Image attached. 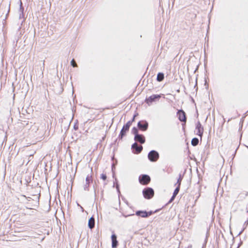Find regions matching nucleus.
Masks as SVG:
<instances>
[{"instance_id":"obj_1","label":"nucleus","mask_w":248,"mask_h":248,"mask_svg":"<svg viewBox=\"0 0 248 248\" xmlns=\"http://www.w3.org/2000/svg\"><path fill=\"white\" fill-rule=\"evenodd\" d=\"M142 193L145 198L150 199L154 196V191L152 188L147 187L143 189Z\"/></svg>"},{"instance_id":"obj_2","label":"nucleus","mask_w":248,"mask_h":248,"mask_svg":"<svg viewBox=\"0 0 248 248\" xmlns=\"http://www.w3.org/2000/svg\"><path fill=\"white\" fill-rule=\"evenodd\" d=\"M148 157L151 161L155 162L159 158V154L156 151L152 150L148 154Z\"/></svg>"},{"instance_id":"obj_3","label":"nucleus","mask_w":248,"mask_h":248,"mask_svg":"<svg viewBox=\"0 0 248 248\" xmlns=\"http://www.w3.org/2000/svg\"><path fill=\"white\" fill-rule=\"evenodd\" d=\"M132 123V121H128L126 124L123 126L119 135V138L122 139L123 137L125 135L126 132L128 131Z\"/></svg>"},{"instance_id":"obj_4","label":"nucleus","mask_w":248,"mask_h":248,"mask_svg":"<svg viewBox=\"0 0 248 248\" xmlns=\"http://www.w3.org/2000/svg\"><path fill=\"white\" fill-rule=\"evenodd\" d=\"M151 179L149 175L143 174L139 177L140 183L143 185H147L150 182Z\"/></svg>"},{"instance_id":"obj_5","label":"nucleus","mask_w":248,"mask_h":248,"mask_svg":"<svg viewBox=\"0 0 248 248\" xmlns=\"http://www.w3.org/2000/svg\"><path fill=\"white\" fill-rule=\"evenodd\" d=\"M161 95L158 94H153L145 99V102L149 105H151L152 103L155 101L156 99L158 100L160 98Z\"/></svg>"},{"instance_id":"obj_6","label":"nucleus","mask_w":248,"mask_h":248,"mask_svg":"<svg viewBox=\"0 0 248 248\" xmlns=\"http://www.w3.org/2000/svg\"><path fill=\"white\" fill-rule=\"evenodd\" d=\"M93 181L92 176L90 174H88L86 178V184L84 185V189L88 191L89 188V185Z\"/></svg>"},{"instance_id":"obj_7","label":"nucleus","mask_w":248,"mask_h":248,"mask_svg":"<svg viewBox=\"0 0 248 248\" xmlns=\"http://www.w3.org/2000/svg\"><path fill=\"white\" fill-rule=\"evenodd\" d=\"M153 214L152 211L146 212L144 211H137L136 212V215L138 216H140L142 217H147L151 216Z\"/></svg>"},{"instance_id":"obj_8","label":"nucleus","mask_w":248,"mask_h":248,"mask_svg":"<svg viewBox=\"0 0 248 248\" xmlns=\"http://www.w3.org/2000/svg\"><path fill=\"white\" fill-rule=\"evenodd\" d=\"M138 126L140 129L146 131L148 127V123L146 121H140L138 124Z\"/></svg>"},{"instance_id":"obj_9","label":"nucleus","mask_w":248,"mask_h":248,"mask_svg":"<svg viewBox=\"0 0 248 248\" xmlns=\"http://www.w3.org/2000/svg\"><path fill=\"white\" fill-rule=\"evenodd\" d=\"M177 115L179 120L181 122H186V113L183 110H180L177 112Z\"/></svg>"},{"instance_id":"obj_10","label":"nucleus","mask_w":248,"mask_h":248,"mask_svg":"<svg viewBox=\"0 0 248 248\" xmlns=\"http://www.w3.org/2000/svg\"><path fill=\"white\" fill-rule=\"evenodd\" d=\"M196 129L197 130V135L202 137L203 132V128L200 122H198L197 123Z\"/></svg>"},{"instance_id":"obj_11","label":"nucleus","mask_w":248,"mask_h":248,"mask_svg":"<svg viewBox=\"0 0 248 248\" xmlns=\"http://www.w3.org/2000/svg\"><path fill=\"white\" fill-rule=\"evenodd\" d=\"M132 148L134 151V153L139 154L141 152L142 146L141 145H139L135 142L132 145Z\"/></svg>"},{"instance_id":"obj_12","label":"nucleus","mask_w":248,"mask_h":248,"mask_svg":"<svg viewBox=\"0 0 248 248\" xmlns=\"http://www.w3.org/2000/svg\"><path fill=\"white\" fill-rule=\"evenodd\" d=\"M134 140L138 142L143 144L145 142V138L142 135L137 134L135 136Z\"/></svg>"},{"instance_id":"obj_13","label":"nucleus","mask_w":248,"mask_h":248,"mask_svg":"<svg viewBox=\"0 0 248 248\" xmlns=\"http://www.w3.org/2000/svg\"><path fill=\"white\" fill-rule=\"evenodd\" d=\"M112 240V247L115 248L118 245V241L117 240V236L115 234H113L111 235Z\"/></svg>"},{"instance_id":"obj_14","label":"nucleus","mask_w":248,"mask_h":248,"mask_svg":"<svg viewBox=\"0 0 248 248\" xmlns=\"http://www.w3.org/2000/svg\"><path fill=\"white\" fill-rule=\"evenodd\" d=\"M95 220L93 217H91L88 221V227L90 229H92L94 227Z\"/></svg>"},{"instance_id":"obj_15","label":"nucleus","mask_w":248,"mask_h":248,"mask_svg":"<svg viewBox=\"0 0 248 248\" xmlns=\"http://www.w3.org/2000/svg\"><path fill=\"white\" fill-rule=\"evenodd\" d=\"M19 10H20V13L19 14V19L23 18H24V14H23L24 8L22 6V3L21 2L20 3V7Z\"/></svg>"},{"instance_id":"obj_16","label":"nucleus","mask_w":248,"mask_h":248,"mask_svg":"<svg viewBox=\"0 0 248 248\" xmlns=\"http://www.w3.org/2000/svg\"><path fill=\"white\" fill-rule=\"evenodd\" d=\"M164 74L161 73H159L157 76V80L158 81H161L164 79Z\"/></svg>"},{"instance_id":"obj_17","label":"nucleus","mask_w":248,"mask_h":248,"mask_svg":"<svg viewBox=\"0 0 248 248\" xmlns=\"http://www.w3.org/2000/svg\"><path fill=\"white\" fill-rule=\"evenodd\" d=\"M199 143V140L198 139L196 138H193L192 140H191V144L193 145V146H196Z\"/></svg>"},{"instance_id":"obj_18","label":"nucleus","mask_w":248,"mask_h":248,"mask_svg":"<svg viewBox=\"0 0 248 248\" xmlns=\"http://www.w3.org/2000/svg\"><path fill=\"white\" fill-rule=\"evenodd\" d=\"M183 179V176L180 174L179 176V178L177 180V183L175 185H177V186L180 187L181 181Z\"/></svg>"},{"instance_id":"obj_19","label":"nucleus","mask_w":248,"mask_h":248,"mask_svg":"<svg viewBox=\"0 0 248 248\" xmlns=\"http://www.w3.org/2000/svg\"><path fill=\"white\" fill-rule=\"evenodd\" d=\"M180 187H179V186H177L176 188H175V189L174 190V191L173 193V195L174 196V197H176V195L178 194L179 190H180Z\"/></svg>"},{"instance_id":"obj_20","label":"nucleus","mask_w":248,"mask_h":248,"mask_svg":"<svg viewBox=\"0 0 248 248\" xmlns=\"http://www.w3.org/2000/svg\"><path fill=\"white\" fill-rule=\"evenodd\" d=\"M132 133L135 135H137V134H138V129L134 127L132 128Z\"/></svg>"},{"instance_id":"obj_21","label":"nucleus","mask_w":248,"mask_h":248,"mask_svg":"<svg viewBox=\"0 0 248 248\" xmlns=\"http://www.w3.org/2000/svg\"><path fill=\"white\" fill-rule=\"evenodd\" d=\"M71 65L75 67H77V63H76L75 61H74V60H72L71 62Z\"/></svg>"},{"instance_id":"obj_22","label":"nucleus","mask_w":248,"mask_h":248,"mask_svg":"<svg viewBox=\"0 0 248 248\" xmlns=\"http://www.w3.org/2000/svg\"><path fill=\"white\" fill-rule=\"evenodd\" d=\"M101 178L103 180H106V179H107V176L106 174H101Z\"/></svg>"},{"instance_id":"obj_23","label":"nucleus","mask_w":248,"mask_h":248,"mask_svg":"<svg viewBox=\"0 0 248 248\" xmlns=\"http://www.w3.org/2000/svg\"><path fill=\"white\" fill-rule=\"evenodd\" d=\"M175 198V197H174V196L172 195V196L171 197V199H170V200L169 201V202H172L174 200Z\"/></svg>"},{"instance_id":"obj_24","label":"nucleus","mask_w":248,"mask_h":248,"mask_svg":"<svg viewBox=\"0 0 248 248\" xmlns=\"http://www.w3.org/2000/svg\"><path fill=\"white\" fill-rule=\"evenodd\" d=\"M136 115H135L134 116V117H133V118L132 120L131 121H132V122H134V120H135V117H136Z\"/></svg>"},{"instance_id":"obj_25","label":"nucleus","mask_w":248,"mask_h":248,"mask_svg":"<svg viewBox=\"0 0 248 248\" xmlns=\"http://www.w3.org/2000/svg\"><path fill=\"white\" fill-rule=\"evenodd\" d=\"M116 187H117V189L118 188V185Z\"/></svg>"},{"instance_id":"obj_26","label":"nucleus","mask_w":248,"mask_h":248,"mask_svg":"<svg viewBox=\"0 0 248 248\" xmlns=\"http://www.w3.org/2000/svg\"><path fill=\"white\" fill-rule=\"evenodd\" d=\"M31 156H32V155H30V157H31Z\"/></svg>"}]
</instances>
